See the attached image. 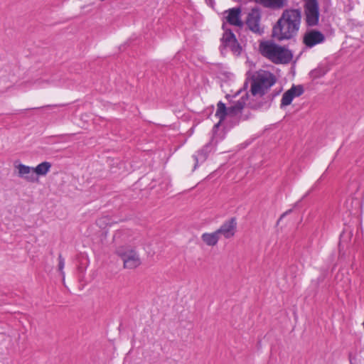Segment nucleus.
Here are the masks:
<instances>
[{
    "mask_svg": "<svg viewBox=\"0 0 364 364\" xmlns=\"http://www.w3.org/2000/svg\"><path fill=\"white\" fill-rule=\"evenodd\" d=\"M51 164L44 161L39 164L36 167L33 168L34 173L38 176H45L50 171Z\"/></svg>",
    "mask_w": 364,
    "mask_h": 364,
    "instance_id": "nucleus-18",
    "label": "nucleus"
},
{
    "mask_svg": "<svg viewBox=\"0 0 364 364\" xmlns=\"http://www.w3.org/2000/svg\"><path fill=\"white\" fill-rule=\"evenodd\" d=\"M291 210H289L286 211L285 213H284L280 216V218H279V221H280L281 220H282V218H283L284 217H285L287 215H288V214H289V213H291Z\"/></svg>",
    "mask_w": 364,
    "mask_h": 364,
    "instance_id": "nucleus-21",
    "label": "nucleus"
},
{
    "mask_svg": "<svg viewBox=\"0 0 364 364\" xmlns=\"http://www.w3.org/2000/svg\"><path fill=\"white\" fill-rule=\"evenodd\" d=\"M326 273H327L326 270H323L321 274L316 279L317 284L321 283L324 281V279L326 278Z\"/></svg>",
    "mask_w": 364,
    "mask_h": 364,
    "instance_id": "nucleus-20",
    "label": "nucleus"
},
{
    "mask_svg": "<svg viewBox=\"0 0 364 364\" xmlns=\"http://www.w3.org/2000/svg\"><path fill=\"white\" fill-rule=\"evenodd\" d=\"M262 106H263V104L259 103L257 105L253 106V107L255 109H257V108L262 107Z\"/></svg>",
    "mask_w": 364,
    "mask_h": 364,
    "instance_id": "nucleus-22",
    "label": "nucleus"
},
{
    "mask_svg": "<svg viewBox=\"0 0 364 364\" xmlns=\"http://www.w3.org/2000/svg\"><path fill=\"white\" fill-rule=\"evenodd\" d=\"M213 149V143L210 141L203 146V148L197 152L196 155L193 156L194 160L196 161L195 168L199 162L203 163L207 159L208 154L212 151Z\"/></svg>",
    "mask_w": 364,
    "mask_h": 364,
    "instance_id": "nucleus-14",
    "label": "nucleus"
},
{
    "mask_svg": "<svg viewBox=\"0 0 364 364\" xmlns=\"http://www.w3.org/2000/svg\"><path fill=\"white\" fill-rule=\"evenodd\" d=\"M261 54L275 64L289 63L293 57L291 52L272 41L262 42L259 45Z\"/></svg>",
    "mask_w": 364,
    "mask_h": 364,
    "instance_id": "nucleus-2",
    "label": "nucleus"
},
{
    "mask_svg": "<svg viewBox=\"0 0 364 364\" xmlns=\"http://www.w3.org/2000/svg\"><path fill=\"white\" fill-rule=\"evenodd\" d=\"M277 95V94L273 95L272 97H271V96H268L267 97H268L269 100H272L273 99V97H274V96H275V95Z\"/></svg>",
    "mask_w": 364,
    "mask_h": 364,
    "instance_id": "nucleus-23",
    "label": "nucleus"
},
{
    "mask_svg": "<svg viewBox=\"0 0 364 364\" xmlns=\"http://www.w3.org/2000/svg\"><path fill=\"white\" fill-rule=\"evenodd\" d=\"M304 87L302 85H292V87L286 91L282 96L281 100V107L290 105L293 99L299 97L304 93Z\"/></svg>",
    "mask_w": 364,
    "mask_h": 364,
    "instance_id": "nucleus-11",
    "label": "nucleus"
},
{
    "mask_svg": "<svg viewBox=\"0 0 364 364\" xmlns=\"http://www.w3.org/2000/svg\"><path fill=\"white\" fill-rule=\"evenodd\" d=\"M237 229V221L235 218H231L229 220L225 221L219 229L216 230L219 237L223 235L225 239H230L232 237L236 232Z\"/></svg>",
    "mask_w": 364,
    "mask_h": 364,
    "instance_id": "nucleus-10",
    "label": "nucleus"
},
{
    "mask_svg": "<svg viewBox=\"0 0 364 364\" xmlns=\"http://www.w3.org/2000/svg\"><path fill=\"white\" fill-rule=\"evenodd\" d=\"M276 81L275 75L269 71L260 70L256 72L251 77L252 95L264 96Z\"/></svg>",
    "mask_w": 364,
    "mask_h": 364,
    "instance_id": "nucleus-3",
    "label": "nucleus"
},
{
    "mask_svg": "<svg viewBox=\"0 0 364 364\" xmlns=\"http://www.w3.org/2000/svg\"><path fill=\"white\" fill-rule=\"evenodd\" d=\"M115 252L123 261V266L125 269H135L141 264L139 254L134 248L129 245L118 247Z\"/></svg>",
    "mask_w": 364,
    "mask_h": 364,
    "instance_id": "nucleus-5",
    "label": "nucleus"
},
{
    "mask_svg": "<svg viewBox=\"0 0 364 364\" xmlns=\"http://www.w3.org/2000/svg\"><path fill=\"white\" fill-rule=\"evenodd\" d=\"M222 28L224 31V33L220 39V50L223 51V49L228 48L235 55H240L242 47L238 43L232 31L230 28H228L226 27L225 23H223Z\"/></svg>",
    "mask_w": 364,
    "mask_h": 364,
    "instance_id": "nucleus-6",
    "label": "nucleus"
},
{
    "mask_svg": "<svg viewBox=\"0 0 364 364\" xmlns=\"http://www.w3.org/2000/svg\"><path fill=\"white\" fill-rule=\"evenodd\" d=\"M324 41L325 36L321 31L314 29L306 31L303 37V43L308 48H312Z\"/></svg>",
    "mask_w": 364,
    "mask_h": 364,
    "instance_id": "nucleus-9",
    "label": "nucleus"
},
{
    "mask_svg": "<svg viewBox=\"0 0 364 364\" xmlns=\"http://www.w3.org/2000/svg\"><path fill=\"white\" fill-rule=\"evenodd\" d=\"M241 12L240 7H234L226 10L224 14H228L225 17L227 22L230 25L242 28L244 26V23L241 20Z\"/></svg>",
    "mask_w": 364,
    "mask_h": 364,
    "instance_id": "nucleus-12",
    "label": "nucleus"
},
{
    "mask_svg": "<svg viewBox=\"0 0 364 364\" xmlns=\"http://www.w3.org/2000/svg\"><path fill=\"white\" fill-rule=\"evenodd\" d=\"M304 9L306 25L310 27L317 26L320 16L318 1L305 0Z\"/></svg>",
    "mask_w": 364,
    "mask_h": 364,
    "instance_id": "nucleus-7",
    "label": "nucleus"
},
{
    "mask_svg": "<svg viewBox=\"0 0 364 364\" xmlns=\"http://www.w3.org/2000/svg\"><path fill=\"white\" fill-rule=\"evenodd\" d=\"M265 8L280 9L287 4V0H254Z\"/></svg>",
    "mask_w": 364,
    "mask_h": 364,
    "instance_id": "nucleus-15",
    "label": "nucleus"
},
{
    "mask_svg": "<svg viewBox=\"0 0 364 364\" xmlns=\"http://www.w3.org/2000/svg\"><path fill=\"white\" fill-rule=\"evenodd\" d=\"M201 239L204 243L208 246H215L217 245L220 237L217 233L216 230L212 233H203L201 235Z\"/></svg>",
    "mask_w": 364,
    "mask_h": 364,
    "instance_id": "nucleus-17",
    "label": "nucleus"
},
{
    "mask_svg": "<svg viewBox=\"0 0 364 364\" xmlns=\"http://www.w3.org/2000/svg\"><path fill=\"white\" fill-rule=\"evenodd\" d=\"M301 21L299 9H287L272 28V37L278 41L290 40L296 36Z\"/></svg>",
    "mask_w": 364,
    "mask_h": 364,
    "instance_id": "nucleus-1",
    "label": "nucleus"
},
{
    "mask_svg": "<svg viewBox=\"0 0 364 364\" xmlns=\"http://www.w3.org/2000/svg\"><path fill=\"white\" fill-rule=\"evenodd\" d=\"M64 266H65V259L62 257L61 254H60L58 256V270L60 271V272L63 278L65 276V273L63 272Z\"/></svg>",
    "mask_w": 364,
    "mask_h": 364,
    "instance_id": "nucleus-19",
    "label": "nucleus"
},
{
    "mask_svg": "<svg viewBox=\"0 0 364 364\" xmlns=\"http://www.w3.org/2000/svg\"><path fill=\"white\" fill-rule=\"evenodd\" d=\"M262 11L258 7H254L248 13L245 24L247 28L254 33L262 35L264 28L261 26Z\"/></svg>",
    "mask_w": 364,
    "mask_h": 364,
    "instance_id": "nucleus-8",
    "label": "nucleus"
},
{
    "mask_svg": "<svg viewBox=\"0 0 364 364\" xmlns=\"http://www.w3.org/2000/svg\"><path fill=\"white\" fill-rule=\"evenodd\" d=\"M18 171V176L24 178L28 182L34 183L38 181L37 176L35 175L33 168L24 164H18L16 166Z\"/></svg>",
    "mask_w": 364,
    "mask_h": 364,
    "instance_id": "nucleus-13",
    "label": "nucleus"
},
{
    "mask_svg": "<svg viewBox=\"0 0 364 364\" xmlns=\"http://www.w3.org/2000/svg\"><path fill=\"white\" fill-rule=\"evenodd\" d=\"M330 70L328 63H320L317 68L312 70L309 73V77L312 80L324 76Z\"/></svg>",
    "mask_w": 364,
    "mask_h": 364,
    "instance_id": "nucleus-16",
    "label": "nucleus"
},
{
    "mask_svg": "<svg viewBox=\"0 0 364 364\" xmlns=\"http://www.w3.org/2000/svg\"><path fill=\"white\" fill-rule=\"evenodd\" d=\"M247 97L248 95L246 94L228 107L225 106V103L220 101L217 105V111L215 113V117L219 119V123L215 124L214 127H218L219 124L223 122L227 116L235 117L240 114L246 105Z\"/></svg>",
    "mask_w": 364,
    "mask_h": 364,
    "instance_id": "nucleus-4",
    "label": "nucleus"
}]
</instances>
